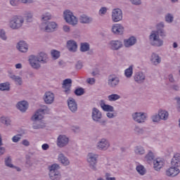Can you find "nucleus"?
<instances>
[{"label":"nucleus","mask_w":180,"mask_h":180,"mask_svg":"<svg viewBox=\"0 0 180 180\" xmlns=\"http://www.w3.org/2000/svg\"><path fill=\"white\" fill-rule=\"evenodd\" d=\"M30 64L32 68H40V64L39 63H47V54L44 53H40L39 56L36 57L34 56H30L29 58Z\"/></svg>","instance_id":"1"},{"label":"nucleus","mask_w":180,"mask_h":180,"mask_svg":"<svg viewBox=\"0 0 180 180\" xmlns=\"http://www.w3.org/2000/svg\"><path fill=\"white\" fill-rule=\"evenodd\" d=\"M160 35L161 36V37H164V36H165L164 30L159 29L158 30V31H153V32L150 35V40H152L153 46H156L157 47L162 46L164 42L162 41V40L160 39Z\"/></svg>","instance_id":"2"},{"label":"nucleus","mask_w":180,"mask_h":180,"mask_svg":"<svg viewBox=\"0 0 180 180\" xmlns=\"http://www.w3.org/2000/svg\"><path fill=\"white\" fill-rule=\"evenodd\" d=\"M60 166L56 164H53L49 167V176L51 179L58 180L61 178V174L58 172Z\"/></svg>","instance_id":"3"},{"label":"nucleus","mask_w":180,"mask_h":180,"mask_svg":"<svg viewBox=\"0 0 180 180\" xmlns=\"http://www.w3.org/2000/svg\"><path fill=\"white\" fill-rule=\"evenodd\" d=\"M64 19L69 23V25H72V26H75L77 23H78V19L75 17L72 13L68 10L64 12Z\"/></svg>","instance_id":"4"},{"label":"nucleus","mask_w":180,"mask_h":180,"mask_svg":"<svg viewBox=\"0 0 180 180\" xmlns=\"http://www.w3.org/2000/svg\"><path fill=\"white\" fill-rule=\"evenodd\" d=\"M43 108V109H39L35 112V114L32 117V120H41V119L44 117V115L50 112L47 107L44 106Z\"/></svg>","instance_id":"5"},{"label":"nucleus","mask_w":180,"mask_h":180,"mask_svg":"<svg viewBox=\"0 0 180 180\" xmlns=\"http://www.w3.org/2000/svg\"><path fill=\"white\" fill-rule=\"evenodd\" d=\"M87 162L90 165L91 169H96V162H98V155L94 153H89L87 155Z\"/></svg>","instance_id":"6"},{"label":"nucleus","mask_w":180,"mask_h":180,"mask_svg":"<svg viewBox=\"0 0 180 180\" xmlns=\"http://www.w3.org/2000/svg\"><path fill=\"white\" fill-rule=\"evenodd\" d=\"M22 25H23L22 17L14 16L13 20L10 22L11 29H19V27H22Z\"/></svg>","instance_id":"7"},{"label":"nucleus","mask_w":180,"mask_h":180,"mask_svg":"<svg viewBox=\"0 0 180 180\" xmlns=\"http://www.w3.org/2000/svg\"><path fill=\"white\" fill-rule=\"evenodd\" d=\"M123 18V13L120 8H115L112 11V19L113 22H120Z\"/></svg>","instance_id":"8"},{"label":"nucleus","mask_w":180,"mask_h":180,"mask_svg":"<svg viewBox=\"0 0 180 180\" xmlns=\"http://www.w3.org/2000/svg\"><path fill=\"white\" fill-rule=\"evenodd\" d=\"M179 168V167L172 165V167L166 170V175L167 176H176L180 172Z\"/></svg>","instance_id":"9"},{"label":"nucleus","mask_w":180,"mask_h":180,"mask_svg":"<svg viewBox=\"0 0 180 180\" xmlns=\"http://www.w3.org/2000/svg\"><path fill=\"white\" fill-rule=\"evenodd\" d=\"M132 117L135 122H137V123H143V122L146 120V118L147 117L146 116L145 113L143 112H135Z\"/></svg>","instance_id":"10"},{"label":"nucleus","mask_w":180,"mask_h":180,"mask_svg":"<svg viewBox=\"0 0 180 180\" xmlns=\"http://www.w3.org/2000/svg\"><path fill=\"white\" fill-rule=\"evenodd\" d=\"M69 139L65 135H60L58 137L57 145L58 147H65L68 144Z\"/></svg>","instance_id":"11"},{"label":"nucleus","mask_w":180,"mask_h":180,"mask_svg":"<svg viewBox=\"0 0 180 180\" xmlns=\"http://www.w3.org/2000/svg\"><path fill=\"white\" fill-rule=\"evenodd\" d=\"M165 162L162 160V158H157L153 161V168L155 169V171H158L164 167V165Z\"/></svg>","instance_id":"12"},{"label":"nucleus","mask_w":180,"mask_h":180,"mask_svg":"<svg viewBox=\"0 0 180 180\" xmlns=\"http://www.w3.org/2000/svg\"><path fill=\"white\" fill-rule=\"evenodd\" d=\"M44 100L45 103H47L48 105H51V103L54 102V94L50 91L45 93Z\"/></svg>","instance_id":"13"},{"label":"nucleus","mask_w":180,"mask_h":180,"mask_svg":"<svg viewBox=\"0 0 180 180\" xmlns=\"http://www.w3.org/2000/svg\"><path fill=\"white\" fill-rule=\"evenodd\" d=\"M68 105L70 110L71 112H77V110L78 109V107L77 105V103L75 102V100L72 98H70L68 101Z\"/></svg>","instance_id":"14"},{"label":"nucleus","mask_w":180,"mask_h":180,"mask_svg":"<svg viewBox=\"0 0 180 180\" xmlns=\"http://www.w3.org/2000/svg\"><path fill=\"white\" fill-rule=\"evenodd\" d=\"M171 164L172 167H180V153H174L172 161Z\"/></svg>","instance_id":"15"},{"label":"nucleus","mask_w":180,"mask_h":180,"mask_svg":"<svg viewBox=\"0 0 180 180\" xmlns=\"http://www.w3.org/2000/svg\"><path fill=\"white\" fill-rule=\"evenodd\" d=\"M124 28L120 24H115L112 27V32L115 33V34H122Z\"/></svg>","instance_id":"16"},{"label":"nucleus","mask_w":180,"mask_h":180,"mask_svg":"<svg viewBox=\"0 0 180 180\" xmlns=\"http://www.w3.org/2000/svg\"><path fill=\"white\" fill-rule=\"evenodd\" d=\"M101 118H102V113L101 112V111H99V110L94 108L92 112L93 120H94L95 122H99V120H101Z\"/></svg>","instance_id":"17"},{"label":"nucleus","mask_w":180,"mask_h":180,"mask_svg":"<svg viewBox=\"0 0 180 180\" xmlns=\"http://www.w3.org/2000/svg\"><path fill=\"white\" fill-rule=\"evenodd\" d=\"M71 84H72L71 79H66L63 81V88L65 89V94H68V92H70Z\"/></svg>","instance_id":"18"},{"label":"nucleus","mask_w":180,"mask_h":180,"mask_svg":"<svg viewBox=\"0 0 180 180\" xmlns=\"http://www.w3.org/2000/svg\"><path fill=\"white\" fill-rule=\"evenodd\" d=\"M17 49L19 50V51H21V53H26L29 47L27 46V44H26V42L20 41L18 44Z\"/></svg>","instance_id":"19"},{"label":"nucleus","mask_w":180,"mask_h":180,"mask_svg":"<svg viewBox=\"0 0 180 180\" xmlns=\"http://www.w3.org/2000/svg\"><path fill=\"white\" fill-rule=\"evenodd\" d=\"M67 47L69 51H77V49H78V46L77 45V42L75 41L70 40L67 43Z\"/></svg>","instance_id":"20"},{"label":"nucleus","mask_w":180,"mask_h":180,"mask_svg":"<svg viewBox=\"0 0 180 180\" xmlns=\"http://www.w3.org/2000/svg\"><path fill=\"white\" fill-rule=\"evenodd\" d=\"M17 108L20 110V112H25L27 110V108H29V103L26 101H21L17 104Z\"/></svg>","instance_id":"21"},{"label":"nucleus","mask_w":180,"mask_h":180,"mask_svg":"<svg viewBox=\"0 0 180 180\" xmlns=\"http://www.w3.org/2000/svg\"><path fill=\"white\" fill-rule=\"evenodd\" d=\"M109 148V142L106 139H102L98 144V148L100 150H106Z\"/></svg>","instance_id":"22"},{"label":"nucleus","mask_w":180,"mask_h":180,"mask_svg":"<svg viewBox=\"0 0 180 180\" xmlns=\"http://www.w3.org/2000/svg\"><path fill=\"white\" fill-rule=\"evenodd\" d=\"M144 79H146V76L143 72H137L134 76V80L139 84L143 82Z\"/></svg>","instance_id":"23"},{"label":"nucleus","mask_w":180,"mask_h":180,"mask_svg":"<svg viewBox=\"0 0 180 180\" xmlns=\"http://www.w3.org/2000/svg\"><path fill=\"white\" fill-rule=\"evenodd\" d=\"M119 84V78L116 77L110 76L108 79V84L110 86H116Z\"/></svg>","instance_id":"24"},{"label":"nucleus","mask_w":180,"mask_h":180,"mask_svg":"<svg viewBox=\"0 0 180 180\" xmlns=\"http://www.w3.org/2000/svg\"><path fill=\"white\" fill-rule=\"evenodd\" d=\"M58 161H60L61 164L65 166L70 165V160H68V159L65 156H64L63 153L59 154Z\"/></svg>","instance_id":"25"},{"label":"nucleus","mask_w":180,"mask_h":180,"mask_svg":"<svg viewBox=\"0 0 180 180\" xmlns=\"http://www.w3.org/2000/svg\"><path fill=\"white\" fill-rule=\"evenodd\" d=\"M57 27V24L54 22H49L45 27V32H53Z\"/></svg>","instance_id":"26"},{"label":"nucleus","mask_w":180,"mask_h":180,"mask_svg":"<svg viewBox=\"0 0 180 180\" xmlns=\"http://www.w3.org/2000/svg\"><path fill=\"white\" fill-rule=\"evenodd\" d=\"M137 40L134 38V37H131L128 39L124 40V46L125 47H130V46H133L136 44Z\"/></svg>","instance_id":"27"},{"label":"nucleus","mask_w":180,"mask_h":180,"mask_svg":"<svg viewBox=\"0 0 180 180\" xmlns=\"http://www.w3.org/2000/svg\"><path fill=\"white\" fill-rule=\"evenodd\" d=\"M150 60L153 64H154V65H157L158 64H160L161 63V58L155 53L152 54Z\"/></svg>","instance_id":"28"},{"label":"nucleus","mask_w":180,"mask_h":180,"mask_svg":"<svg viewBox=\"0 0 180 180\" xmlns=\"http://www.w3.org/2000/svg\"><path fill=\"white\" fill-rule=\"evenodd\" d=\"M112 50H119L122 47V42L119 41H112L110 42Z\"/></svg>","instance_id":"29"},{"label":"nucleus","mask_w":180,"mask_h":180,"mask_svg":"<svg viewBox=\"0 0 180 180\" xmlns=\"http://www.w3.org/2000/svg\"><path fill=\"white\" fill-rule=\"evenodd\" d=\"M159 117L160 119H161L162 120H167L168 119V112L165 111V110H161L160 112H159Z\"/></svg>","instance_id":"30"},{"label":"nucleus","mask_w":180,"mask_h":180,"mask_svg":"<svg viewBox=\"0 0 180 180\" xmlns=\"http://www.w3.org/2000/svg\"><path fill=\"white\" fill-rule=\"evenodd\" d=\"M124 75L127 78H130L133 75V66H129L125 70Z\"/></svg>","instance_id":"31"},{"label":"nucleus","mask_w":180,"mask_h":180,"mask_svg":"<svg viewBox=\"0 0 180 180\" xmlns=\"http://www.w3.org/2000/svg\"><path fill=\"white\" fill-rule=\"evenodd\" d=\"M91 20L92 19L85 15H82L79 18L81 23H89Z\"/></svg>","instance_id":"32"},{"label":"nucleus","mask_w":180,"mask_h":180,"mask_svg":"<svg viewBox=\"0 0 180 180\" xmlns=\"http://www.w3.org/2000/svg\"><path fill=\"white\" fill-rule=\"evenodd\" d=\"M101 108L105 112H113V107L112 105L101 104Z\"/></svg>","instance_id":"33"},{"label":"nucleus","mask_w":180,"mask_h":180,"mask_svg":"<svg viewBox=\"0 0 180 180\" xmlns=\"http://www.w3.org/2000/svg\"><path fill=\"white\" fill-rule=\"evenodd\" d=\"M136 171L141 175H144L146 174V168H144V166L141 165H139L136 167Z\"/></svg>","instance_id":"34"},{"label":"nucleus","mask_w":180,"mask_h":180,"mask_svg":"<svg viewBox=\"0 0 180 180\" xmlns=\"http://www.w3.org/2000/svg\"><path fill=\"white\" fill-rule=\"evenodd\" d=\"M145 160L147 161V162L153 161V160H154V153H153L151 151L148 152V153L145 157Z\"/></svg>","instance_id":"35"},{"label":"nucleus","mask_w":180,"mask_h":180,"mask_svg":"<svg viewBox=\"0 0 180 180\" xmlns=\"http://www.w3.org/2000/svg\"><path fill=\"white\" fill-rule=\"evenodd\" d=\"M9 83H1L0 84V91H9Z\"/></svg>","instance_id":"36"},{"label":"nucleus","mask_w":180,"mask_h":180,"mask_svg":"<svg viewBox=\"0 0 180 180\" xmlns=\"http://www.w3.org/2000/svg\"><path fill=\"white\" fill-rule=\"evenodd\" d=\"M146 151L144 150V148L143 147L139 146L136 147L135 149V154H137L138 155H143Z\"/></svg>","instance_id":"37"},{"label":"nucleus","mask_w":180,"mask_h":180,"mask_svg":"<svg viewBox=\"0 0 180 180\" xmlns=\"http://www.w3.org/2000/svg\"><path fill=\"white\" fill-rule=\"evenodd\" d=\"M80 50L81 51H88V50H89V44L88 43L82 44Z\"/></svg>","instance_id":"38"},{"label":"nucleus","mask_w":180,"mask_h":180,"mask_svg":"<svg viewBox=\"0 0 180 180\" xmlns=\"http://www.w3.org/2000/svg\"><path fill=\"white\" fill-rule=\"evenodd\" d=\"M12 79L15 82L17 85H20L22 84V78L19 77L18 76H12Z\"/></svg>","instance_id":"39"},{"label":"nucleus","mask_w":180,"mask_h":180,"mask_svg":"<svg viewBox=\"0 0 180 180\" xmlns=\"http://www.w3.org/2000/svg\"><path fill=\"white\" fill-rule=\"evenodd\" d=\"M51 56L53 57V60H57L60 57V51L57 50H53L51 51Z\"/></svg>","instance_id":"40"},{"label":"nucleus","mask_w":180,"mask_h":180,"mask_svg":"<svg viewBox=\"0 0 180 180\" xmlns=\"http://www.w3.org/2000/svg\"><path fill=\"white\" fill-rule=\"evenodd\" d=\"M117 99H120V96L117 94H111L108 96V101H117Z\"/></svg>","instance_id":"41"},{"label":"nucleus","mask_w":180,"mask_h":180,"mask_svg":"<svg viewBox=\"0 0 180 180\" xmlns=\"http://www.w3.org/2000/svg\"><path fill=\"white\" fill-rule=\"evenodd\" d=\"M1 123L6 124V126L11 124V120L8 117H1Z\"/></svg>","instance_id":"42"},{"label":"nucleus","mask_w":180,"mask_h":180,"mask_svg":"<svg viewBox=\"0 0 180 180\" xmlns=\"http://www.w3.org/2000/svg\"><path fill=\"white\" fill-rule=\"evenodd\" d=\"M43 127H46V124L44 122H41L40 124H37L36 123L33 125V129H43Z\"/></svg>","instance_id":"43"},{"label":"nucleus","mask_w":180,"mask_h":180,"mask_svg":"<svg viewBox=\"0 0 180 180\" xmlns=\"http://www.w3.org/2000/svg\"><path fill=\"white\" fill-rule=\"evenodd\" d=\"M11 162H12V160L11 158H8L5 160V164L6 167H9L10 168H13V165H12Z\"/></svg>","instance_id":"44"},{"label":"nucleus","mask_w":180,"mask_h":180,"mask_svg":"<svg viewBox=\"0 0 180 180\" xmlns=\"http://www.w3.org/2000/svg\"><path fill=\"white\" fill-rule=\"evenodd\" d=\"M84 90L82 88H79V89H77L75 91V95H77V96H81V95H84Z\"/></svg>","instance_id":"45"},{"label":"nucleus","mask_w":180,"mask_h":180,"mask_svg":"<svg viewBox=\"0 0 180 180\" xmlns=\"http://www.w3.org/2000/svg\"><path fill=\"white\" fill-rule=\"evenodd\" d=\"M25 18L27 22H32V20H33V15L30 13H27V14H25Z\"/></svg>","instance_id":"46"},{"label":"nucleus","mask_w":180,"mask_h":180,"mask_svg":"<svg viewBox=\"0 0 180 180\" xmlns=\"http://www.w3.org/2000/svg\"><path fill=\"white\" fill-rule=\"evenodd\" d=\"M50 19H51V15L49 13H47L46 15H43L42 17V20H44V22L50 20Z\"/></svg>","instance_id":"47"},{"label":"nucleus","mask_w":180,"mask_h":180,"mask_svg":"<svg viewBox=\"0 0 180 180\" xmlns=\"http://www.w3.org/2000/svg\"><path fill=\"white\" fill-rule=\"evenodd\" d=\"M166 22H168L169 23H171L172 20H174V17L171 14H168L165 17Z\"/></svg>","instance_id":"48"},{"label":"nucleus","mask_w":180,"mask_h":180,"mask_svg":"<svg viewBox=\"0 0 180 180\" xmlns=\"http://www.w3.org/2000/svg\"><path fill=\"white\" fill-rule=\"evenodd\" d=\"M21 136L22 135H20V134L14 136L12 139V141H13V143H18V141H19V140H20Z\"/></svg>","instance_id":"49"},{"label":"nucleus","mask_w":180,"mask_h":180,"mask_svg":"<svg viewBox=\"0 0 180 180\" xmlns=\"http://www.w3.org/2000/svg\"><path fill=\"white\" fill-rule=\"evenodd\" d=\"M0 37L3 40H6V35L5 34V31L2 30H0Z\"/></svg>","instance_id":"50"},{"label":"nucleus","mask_w":180,"mask_h":180,"mask_svg":"<svg viewBox=\"0 0 180 180\" xmlns=\"http://www.w3.org/2000/svg\"><path fill=\"white\" fill-rule=\"evenodd\" d=\"M108 9L106 8L103 7L99 11V15H105L107 12Z\"/></svg>","instance_id":"51"},{"label":"nucleus","mask_w":180,"mask_h":180,"mask_svg":"<svg viewBox=\"0 0 180 180\" xmlns=\"http://www.w3.org/2000/svg\"><path fill=\"white\" fill-rule=\"evenodd\" d=\"M160 115H153L152 117L153 122H160Z\"/></svg>","instance_id":"52"},{"label":"nucleus","mask_w":180,"mask_h":180,"mask_svg":"<svg viewBox=\"0 0 180 180\" xmlns=\"http://www.w3.org/2000/svg\"><path fill=\"white\" fill-rule=\"evenodd\" d=\"M88 84H90L91 85H94L95 84V79L94 78H89L87 79Z\"/></svg>","instance_id":"53"},{"label":"nucleus","mask_w":180,"mask_h":180,"mask_svg":"<svg viewBox=\"0 0 180 180\" xmlns=\"http://www.w3.org/2000/svg\"><path fill=\"white\" fill-rule=\"evenodd\" d=\"M134 5H140L141 0H130Z\"/></svg>","instance_id":"54"},{"label":"nucleus","mask_w":180,"mask_h":180,"mask_svg":"<svg viewBox=\"0 0 180 180\" xmlns=\"http://www.w3.org/2000/svg\"><path fill=\"white\" fill-rule=\"evenodd\" d=\"M10 3H11V5H12V6H16V5L19 4V1L16 0H11Z\"/></svg>","instance_id":"55"},{"label":"nucleus","mask_w":180,"mask_h":180,"mask_svg":"<svg viewBox=\"0 0 180 180\" xmlns=\"http://www.w3.org/2000/svg\"><path fill=\"white\" fill-rule=\"evenodd\" d=\"M105 176H106V180H116V178L115 177H109L110 176V174H106Z\"/></svg>","instance_id":"56"},{"label":"nucleus","mask_w":180,"mask_h":180,"mask_svg":"<svg viewBox=\"0 0 180 180\" xmlns=\"http://www.w3.org/2000/svg\"><path fill=\"white\" fill-rule=\"evenodd\" d=\"M76 68L77 70H81V68H82V63L78 62L76 65Z\"/></svg>","instance_id":"57"},{"label":"nucleus","mask_w":180,"mask_h":180,"mask_svg":"<svg viewBox=\"0 0 180 180\" xmlns=\"http://www.w3.org/2000/svg\"><path fill=\"white\" fill-rule=\"evenodd\" d=\"M63 30H64V32H70V27L68 25H64Z\"/></svg>","instance_id":"58"},{"label":"nucleus","mask_w":180,"mask_h":180,"mask_svg":"<svg viewBox=\"0 0 180 180\" xmlns=\"http://www.w3.org/2000/svg\"><path fill=\"white\" fill-rule=\"evenodd\" d=\"M41 147H42V149L44 150H49V144L47 143L43 144Z\"/></svg>","instance_id":"59"},{"label":"nucleus","mask_w":180,"mask_h":180,"mask_svg":"<svg viewBox=\"0 0 180 180\" xmlns=\"http://www.w3.org/2000/svg\"><path fill=\"white\" fill-rule=\"evenodd\" d=\"M22 144H23V146H26V147H27L29 146L30 143L27 140H24V141H22Z\"/></svg>","instance_id":"60"},{"label":"nucleus","mask_w":180,"mask_h":180,"mask_svg":"<svg viewBox=\"0 0 180 180\" xmlns=\"http://www.w3.org/2000/svg\"><path fill=\"white\" fill-rule=\"evenodd\" d=\"M5 153V148H0V155Z\"/></svg>","instance_id":"61"},{"label":"nucleus","mask_w":180,"mask_h":180,"mask_svg":"<svg viewBox=\"0 0 180 180\" xmlns=\"http://www.w3.org/2000/svg\"><path fill=\"white\" fill-rule=\"evenodd\" d=\"M21 2L22 4H30V2H32V0H21Z\"/></svg>","instance_id":"62"},{"label":"nucleus","mask_w":180,"mask_h":180,"mask_svg":"<svg viewBox=\"0 0 180 180\" xmlns=\"http://www.w3.org/2000/svg\"><path fill=\"white\" fill-rule=\"evenodd\" d=\"M107 116L110 119L112 117H114L115 115H113V113L108 112Z\"/></svg>","instance_id":"63"},{"label":"nucleus","mask_w":180,"mask_h":180,"mask_svg":"<svg viewBox=\"0 0 180 180\" xmlns=\"http://www.w3.org/2000/svg\"><path fill=\"white\" fill-rule=\"evenodd\" d=\"M169 80L170 82H174V76L172 75H169Z\"/></svg>","instance_id":"64"}]
</instances>
